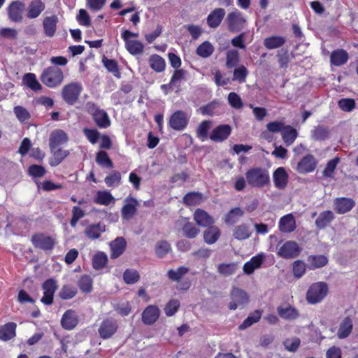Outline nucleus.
<instances>
[{
  "label": "nucleus",
  "mask_w": 358,
  "mask_h": 358,
  "mask_svg": "<svg viewBox=\"0 0 358 358\" xmlns=\"http://www.w3.org/2000/svg\"><path fill=\"white\" fill-rule=\"evenodd\" d=\"M247 182L252 187H263L270 183L268 171L264 168L256 167L245 173Z\"/></svg>",
  "instance_id": "nucleus-1"
},
{
  "label": "nucleus",
  "mask_w": 358,
  "mask_h": 358,
  "mask_svg": "<svg viewBox=\"0 0 358 358\" xmlns=\"http://www.w3.org/2000/svg\"><path fill=\"white\" fill-rule=\"evenodd\" d=\"M41 80L47 87L55 88L62 83L64 73L57 66H50L43 71L41 75Z\"/></svg>",
  "instance_id": "nucleus-2"
},
{
  "label": "nucleus",
  "mask_w": 358,
  "mask_h": 358,
  "mask_svg": "<svg viewBox=\"0 0 358 358\" xmlns=\"http://www.w3.org/2000/svg\"><path fill=\"white\" fill-rule=\"evenodd\" d=\"M85 108V110L92 115L93 120L99 128H107L110 125V120L107 113L99 108L94 102H87Z\"/></svg>",
  "instance_id": "nucleus-3"
},
{
  "label": "nucleus",
  "mask_w": 358,
  "mask_h": 358,
  "mask_svg": "<svg viewBox=\"0 0 358 358\" xmlns=\"http://www.w3.org/2000/svg\"><path fill=\"white\" fill-rule=\"evenodd\" d=\"M328 293V286L324 282L312 284L306 294V300L310 304L322 301Z\"/></svg>",
  "instance_id": "nucleus-4"
},
{
  "label": "nucleus",
  "mask_w": 358,
  "mask_h": 358,
  "mask_svg": "<svg viewBox=\"0 0 358 358\" xmlns=\"http://www.w3.org/2000/svg\"><path fill=\"white\" fill-rule=\"evenodd\" d=\"M82 86L78 83H71L64 86L62 96L64 101L69 105H73L81 93Z\"/></svg>",
  "instance_id": "nucleus-5"
},
{
  "label": "nucleus",
  "mask_w": 358,
  "mask_h": 358,
  "mask_svg": "<svg viewBox=\"0 0 358 358\" xmlns=\"http://www.w3.org/2000/svg\"><path fill=\"white\" fill-rule=\"evenodd\" d=\"M231 301L229 303L230 310H236L238 308H243V306L249 302V296L247 292L238 287H233L231 291Z\"/></svg>",
  "instance_id": "nucleus-6"
},
{
  "label": "nucleus",
  "mask_w": 358,
  "mask_h": 358,
  "mask_svg": "<svg viewBox=\"0 0 358 358\" xmlns=\"http://www.w3.org/2000/svg\"><path fill=\"white\" fill-rule=\"evenodd\" d=\"M301 251V248L296 242L288 241L278 248L277 254L284 259H293L298 257Z\"/></svg>",
  "instance_id": "nucleus-7"
},
{
  "label": "nucleus",
  "mask_w": 358,
  "mask_h": 358,
  "mask_svg": "<svg viewBox=\"0 0 358 358\" xmlns=\"http://www.w3.org/2000/svg\"><path fill=\"white\" fill-rule=\"evenodd\" d=\"M226 20L228 24V29L232 32H238L242 30L246 22L241 13L238 10L229 13Z\"/></svg>",
  "instance_id": "nucleus-8"
},
{
  "label": "nucleus",
  "mask_w": 358,
  "mask_h": 358,
  "mask_svg": "<svg viewBox=\"0 0 358 358\" xmlns=\"http://www.w3.org/2000/svg\"><path fill=\"white\" fill-rule=\"evenodd\" d=\"M188 124V117L185 112L177 110L173 113L169 119V124L174 130H183Z\"/></svg>",
  "instance_id": "nucleus-9"
},
{
  "label": "nucleus",
  "mask_w": 358,
  "mask_h": 358,
  "mask_svg": "<svg viewBox=\"0 0 358 358\" xmlns=\"http://www.w3.org/2000/svg\"><path fill=\"white\" fill-rule=\"evenodd\" d=\"M43 296L41 302L46 305H51L53 302V296L57 289V282L52 278L45 280L43 284Z\"/></svg>",
  "instance_id": "nucleus-10"
},
{
  "label": "nucleus",
  "mask_w": 358,
  "mask_h": 358,
  "mask_svg": "<svg viewBox=\"0 0 358 358\" xmlns=\"http://www.w3.org/2000/svg\"><path fill=\"white\" fill-rule=\"evenodd\" d=\"M118 328L117 323L112 319H106L103 320L98 329L99 336L103 339L110 338Z\"/></svg>",
  "instance_id": "nucleus-11"
},
{
  "label": "nucleus",
  "mask_w": 358,
  "mask_h": 358,
  "mask_svg": "<svg viewBox=\"0 0 358 358\" xmlns=\"http://www.w3.org/2000/svg\"><path fill=\"white\" fill-rule=\"evenodd\" d=\"M159 308L155 305H149L142 313V322L145 325H152L159 319Z\"/></svg>",
  "instance_id": "nucleus-12"
},
{
  "label": "nucleus",
  "mask_w": 358,
  "mask_h": 358,
  "mask_svg": "<svg viewBox=\"0 0 358 358\" xmlns=\"http://www.w3.org/2000/svg\"><path fill=\"white\" fill-rule=\"evenodd\" d=\"M317 160L312 155H307L298 163L296 171L299 173H307L313 171L317 166Z\"/></svg>",
  "instance_id": "nucleus-13"
},
{
  "label": "nucleus",
  "mask_w": 358,
  "mask_h": 358,
  "mask_svg": "<svg viewBox=\"0 0 358 358\" xmlns=\"http://www.w3.org/2000/svg\"><path fill=\"white\" fill-rule=\"evenodd\" d=\"M355 206V201L350 198L340 197L334 201V208L338 214H345L350 211Z\"/></svg>",
  "instance_id": "nucleus-14"
},
{
  "label": "nucleus",
  "mask_w": 358,
  "mask_h": 358,
  "mask_svg": "<svg viewBox=\"0 0 358 358\" xmlns=\"http://www.w3.org/2000/svg\"><path fill=\"white\" fill-rule=\"evenodd\" d=\"M24 8L25 4L22 1H16L12 2L8 8L9 19L15 22H21Z\"/></svg>",
  "instance_id": "nucleus-15"
},
{
  "label": "nucleus",
  "mask_w": 358,
  "mask_h": 358,
  "mask_svg": "<svg viewBox=\"0 0 358 358\" xmlns=\"http://www.w3.org/2000/svg\"><path fill=\"white\" fill-rule=\"evenodd\" d=\"M31 241L35 248L43 250H51L55 245V241L51 237L43 234H36L33 236Z\"/></svg>",
  "instance_id": "nucleus-16"
},
{
  "label": "nucleus",
  "mask_w": 358,
  "mask_h": 358,
  "mask_svg": "<svg viewBox=\"0 0 358 358\" xmlns=\"http://www.w3.org/2000/svg\"><path fill=\"white\" fill-rule=\"evenodd\" d=\"M110 258L117 259L123 254L126 249L127 242L124 238L117 237L109 244Z\"/></svg>",
  "instance_id": "nucleus-17"
},
{
  "label": "nucleus",
  "mask_w": 358,
  "mask_h": 358,
  "mask_svg": "<svg viewBox=\"0 0 358 358\" xmlns=\"http://www.w3.org/2000/svg\"><path fill=\"white\" fill-rule=\"evenodd\" d=\"M125 202V205L122 208V217L123 219L128 220L136 213L138 201L134 198L127 197Z\"/></svg>",
  "instance_id": "nucleus-18"
},
{
  "label": "nucleus",
  "mask_w": 358,
  "mask_h": 358,
  "mask_svg": "<svg viewBox=\"0 0 358 358\" xmlns=\"http://www.w3.org/2000/svg\"><path fill=\"white\" fill-rule=\"evenodd\" d=\"M69 140L67 134L62 129L53 131L50 136V150H55L59 145L66 143Z\"/></svg>",
  "instance_id": "nucleus-19"
},
{
  "label": "nucleus",
  "mask_w": 358,
  "mask_h": 358,
  "mask_svg": "<svg viewBox=\"0 0 358 358\" xmlns=\"http://www.w3.org/2000/svg\"><path fill=\"white\" fill-rule=\"evenodd\" d=\"M288 174L285 168L278 167L273 174L274 185L278 189H284L288 183Z\"/></svg>",
  "instance_id": "nucleus-20"
},
{
  "label": "nucleus",
  "mask_w": 358,
  "mask_h": 358,
  "mask_svg": "<svg viewBox=\"0 0 358 358\" xmlns=\"http://www.w3.org/2000/svg\"><path fill=\"white\" fill-rule=\"evenodd\" d=\"M226 12L224 8H217L214 9L207 17V24L210 28L215 29L220 26L225 16Z\"/></svg>",
  "instance_id": "nucleus-21"
},
{
  "label": "nucleus",
  "mask_w": 358,
  "mask_h": 358,
  "mask_svg": "<svg viewBox=\"0 0 358 358\" xmlns=\"http://www.w3.org/2000/svg\"><path fill=\"white\" fill-rule=\"evenodd\" d=\"M231 132V128L228 124H222L215 127L210 136V138L215 142L226 140Z\"/></svg>",
  "instance_id": "nucleus-22"
},
{
  "label": "nucleus",
  "mask_w": 358,
  "mask_h": 358,
  "mask_svg": "<svg viewBox=\"0 0 358 358\" xmlns=\"http://www.w3.org/2000/svg\"><path fill=\"white\" fill-rule=\"evenodd\" d=\"M194 220L196 223L203 227L213 226L214 219L207 212L202 209H197L194 213Z\"/></svg>",
  "instance_id": "nucleus-23"
},
{
  "label": "nucleus",
  "mask_w": 358,
  "mask_h": 358,
  "mask_svg": "<svg viewBox=\"0 0 358 358\" xmlns=\"http://www.w3.org/2000/svg\"><path fill=\"white\" fill-rule=\"evenodd\" d=\"M58 21V17L55 15L45 17L43 19V27L46 36L51 38L55 35Z\"/></svg>",
  "instance_id": "nucleus-24"
},
{
  "label": "nucleus",
  "mask_w": 358,
  "mask_h": 358,
  "mask_svg": "<svg viewBox=\"0 0 358 358\" xmlns=\"http://www.w3.org/2000/svg\"><path fill=\"white\" fill-rule=\"evenodd\" d=\"M78 320L76 313L73 310H66L61 320V324L68 330L73 329L78 324Z\"/></svg>",
  "instance_id": "nucleus-25"
},
{
  "label": "nucleus",
  "mask_w": 358,
  "mask_h": 358,
  "mask_svg": "<svg viewBox=\"0 0 358 358\" xmlns=\"http://www.w3.org/2000/svg\"><path fill=\"white\" fill-rule=\"evenodd\" d=\"M106 231V226L103 223L92 224L87 226L84 230V234L91 240L98 239L102 233Z\"/></svg>",
  "instance_id": "nucleus-26"
},
{
  "label": "nucleus",
  "mask_w": 358,
  "mask_h": 358,
  "mask_svg": "<svg viewBox=\"0 0 358 358\" xmlns=\"http://www.w3.org/2000/svg\"><path fill=\"white\" fill-rule=\"evenodd\" d=\"M178 222L182 224V231L185 237L194 238L200 233L199 229L196 227L193 223L189 222L186 218L182 217Z\"/></svg>",
  "instance_id": "nucleus-27"
},
{
  "label": "nucleus",
  "mask_w": 358,
  "mask_h": 358,
  "mask_svg": "<svg viewBox=\"0 0 358 358\" xmlns=\"http://www.w3.org/2000/svg\"><path fill=\"white\" fill-rule=\"evenodd\" d=\"M45 3L41 0H33L27 8V16L29 19L36 18L44 10Z\"/></svg>",
  "instance_id": "nucleus-28"
},
{
  "label": "nucleus",
  "mask_w": 358,
  "mask_h": 358,
  "mask_svg": "<svg viewBox=\"0 0 358 358\" xmlns=\"http://www.w3.org/2000/svg\"><path fill=\"white\" fill-rule=\"evenodd\" d=\"M296 228V221L292 214H288L280 218L279 222V229L284 233L293 231Z\"/></svg>",
  "instance_id": "nucleus-29"
},
{
  "label": "nucleus",
  "mask_w": 358,
  "mask_h": 358,
  "mask_svg": "<svg viewBox=\"0 0 358 358\" xmlns=\"http://www.w3.org/2000/svg\"><path fill=\"white\" fill-rule=\"evenodd\" d=\"M334 218L335 216L331 210L322 212L315 220V226L320 229H323L327 227Z\"/></svg>",
  "instance_id": "nucleus-30"
},
{
  "label": "nucleus",
  "mask_w": 358,
  "mask_h": 358,
  "mask_svg": "<svg viewBox=\"0 0 358 358\" xmlns=\"http://www.w3.org/2000/svg\"><path fill=\"white\" fill-rule=\"evenodd\" d=\"M16 324L8 322L0 327V340L7 341L15 336Z\"/></svg>",
  "instance_id": "nucleus-31"
},
{
  "label": "nucleus",
  "mask_w": 358,
  "mask_h": 358,
  "mask_svg": "<svg viewBox=\"0 0 358 358\" xmlns=\"http://www.w3.org/2000/svg\"><path fill=\"white\" fill-rule=\"evenodd\" d=\"M220 229L216 226H210L203 231V241L206 243L212 245L220 237Z\"/></svg>",
  "instance_id": "nucleus-32"
},
{
  "label": "nucleus",
  "mask_w": 358,
  "mask_h": 358,
  "mask_svg": "<svg viewBox=\"0 0 358 358\" xmlns=\"http://www.w3.org/2000/svg\"><path fill=\"white\" fill-rule=\"evenodd\" d=\"M264 255L262 254L253 257L243 266V271L246 274H252L254 271L261 266L263 263Z\"/></svg>",
  "instance_id": "nucleus-33"
},
{
  "label": "nucleus",
  "mask_w": 358,
  "mask_h": 358,
  "mask_svg": "<svg viewBox=\"0 0 358 358\" xmlns=\"http://www.w3.org/2000/svg\"><path fill=\"white\" fill-rule=\"evenodd\" d=\"M348 59V55L347 52L342 49L333 51L330 56L331 63L334 66H341L345 64Z\"/></svg>",
  "instance_id": "nucleus-34"
},
{
  "label": "nucleus",
  "mask_w": 358,
  "mask_h": 358,
  "mask_svg": "<svg viewBox=\"0 0 358 358\" xmlns=\"http://www.w3.org/2000/svg\"><path fill=\"white\" fill-rule=\"evenodd\" d=\"M352 321L349 317H345L340 324L337 336L340 339L347 338L352 330Z\"/></svg>",
  "instance_id": "nucleus-35"
},
{
  "label": "nucleus",
  "mask_w": 358,
  "mask_h": 358,
  "mask_svg": "<svg viewBox=\"0 0 358 358\" xmlns=\"http://www.w3.org/2000/svg\"><path fill=\"white\" fill-rule=\"evenodd\" d=\"M22 83L28 88L34 92L41 90L42 86L36 79V75L32 73H25L22 77Z\"/></svg>",
  "instance_id": "nucleus-36"
},
{
  "label": "nucleus",
  "mask_w": 358,
  "mask_h": 358,
  "mask_svg": "<svg viewBox=\"0 0 358 358\" xmlns=\"http://www.w3.org/2000/svg\"><path fill=\"white\" fill-rule=\"evenodd\" d=\"M285 41V38L282 36H273L264 40V45L266 48L272 50L282 47Z\"/></svg>",
  "instance_id": "nucleus-37"
},
{
  "label": "nucleus",
  "mask_w": 358,
  "mask_h": 358,
  "mask_svg": "<svg viewBox=\"0 0 358 358\" xmlns=\"http://www.w3.org/2000/svg\"><path fill=\"white\" fill-rule=\"evenodd\" d=\"M149 65L155 72L160 73L166 67L165 60L158 55H152L149 58Z\"/></svg>",
  "instance_id": "nucleus-38"
},
{
  "label": "nucleus",
  "mask_w": 358,
  "mask_h": 358,
  "mask_svg": "<svg viewBox=\"0 0 358 358\" xmlns=\"http://www.w3.org/2000/svg\"><path fill=\"white\" fill-rule=\"evenodd\" d=\"M251 235L250 227L245 224L235 227L233 230L234 237L239 241L245 240Z\"/></svg>",
  "instance_id": "nucleus-39"
},
{
  "label": "nucleus",
  "mask_w": 358,
  "mask_h": 358,
  "mask_svg": "<svg viewBox=\"0 0 358 358\" xmlns=\"http://www.w3.org/2000/svg\"><path fill=\"white\" fill-rule=\"evenodd\" d=\"M52 157L50 159V164L52 166H56L59 165L64 158L69 155V151L62 150L61 148H56L55 150H51Z\"/></svg>",
  "instance_id": "nucleus-40"
},
{
  "label": "nucleus",
  "mask_w": 358,
  "mask_h": 358,
  "mask_svg": "<svg viewBox=\"0 0 358 358\" xmlns=\"http://www.w3.org/2000/svg\"><path fill=\"white\" fill-rule=\"evenodd\" d=\"M189 268L180 266L176 269H170L167 272L168 278L175 282H180L182 278L189 272Z\"/></svg>",
  "instance_id": "nucleus-41"
},
{
  "label": "nucleus",
  "mask_w": 358,
  "mask_h": 358,
  "mask_svg": "<svg viewBox=\"0 0 358 358\" xmlns=\"http://www.w3.org/2000/svg\"><path fill=\"white\" fill-rule=\"evenodd\" d=\"M108 262V256L103 252H98L92 258V266L95 270L103 268Z\"/></svg>",
  "instance_id": "nucleus-42"
},
{
  "label": "nucleus",
  "mask_w": 358,
  "mask_h": 358,
  "mask_svg": "<svg viewBox=\"0 0 358 358\" xmlns=\"http://www.w3.org/2000/svg\"><path fill=\"white\" fill-rule=\"evenodd\" d=\"M308 261L311 268H322L327 264L328 259L324 255H311L308 257Z\"/></svg>",
  "instance_id": "nucleus-43"
},
{
  "label": "nucleus",
  "mask_w": 358,
  "mask_h": 358,
  "mask_svg": "<svg viewBox=\"0 0 358 358\" xmlns=\"http://www.w3.org/2000/svg\"><path fill=\"white\" fill-rule=\"evenodd\" d=\"M297 136V131L295 129L290 126H285L282 131V137L287 145H290L293 143Z\"/></svg>",
  "instance_id": "nucleus-44"
},
{
  "label": "nucleus",
  "mask_w": 358,
  "mask_h": 358,
  "mask_svg": "<svg viewBox=\"0 0 358 358\" xmlns=\"http://www.w3.org/2000/svg\"><path fill=\"white\" fill-rule=\"evenodd\" d=\"M214 52V47L209 41H204L196 48V54L203 58L209 57Z\"/></svg>",
  "instance_id": "nucleus-45"
},
{
  "label": "nucleus",
  "mask_w": 358,
  "mask_h": 358,
  "mask_svg": "<svg viewBox=\"0 0 358 358\" xmlns=\"http://www.w3.org/2000/svg\"><path fill=\"white\" fill-rule=\"evenodd\" d=\"M203 196L199 192H189L183 197V202L187 206H196L201 203Z\"/></svg>",
  "instance_id": "nucleus-46"
},
{
  "label": "nucleus",
  "mask_w": 358,
  "mask_h": 358,
  "mask_svg": "<svg viewBox=\"0 0 358 358\" xmlns=\"http://www.w3.org/2000/svg\"><path fill=\"white\" fill-rule=\"evenodd\" d=\"M244 215V211L240 208H232L226 215L224 221L226 223L233 224Z\"/></svg>",
  "instance_id": "nucleus-47"
},
{
  "label": "nucleus",
  "mask_w": 358,
  "mask_h": 358,
  "mask_svg": "<svg viewBox=\"0 0 358 358\" xmlns=\"http://www.w3.org/2000/svg\"><path fill=\"white\" fill-rule=\"evenodd\" d=\"M277 311L279 315L285 320H294L299 316L297 310L291 306L285 308L278 307Z\"/></svg>",
  "instance_id": "nucleus-48"
},
{
  "label": "nucleus",
  "mask_w": 358,
  "mask_h": 358,
  "mask_svg": "<svg viewBox=\"0 0 358 358\" xmlns=\"http://www.w3.org/2000/svg\"><path fill=\"white\" fill-rule=\"evenodd\" d=\"M248 73L247 68L243 65H241L234 70L232 80L239 83H243L246 81Z\"/></svg>",
  "instance_id": "nucleus-49"
},
{
  "label": "nucleus",
  "mask_w": 358,
  "mask_h": 358,
  "mask_svg": "<svg viewBox=\"0 0 358 358\" xmlns=\"http://www.w3.org/2000/svg\"><path fill=\"white\" fill-rule=\"evenodd\" d=\"M140 279L138 272L132 268H127L123 273V280L127 285H132L137 282Z\"/></svg>",
  "instance_id": "nucleus-50"
},
{
  "label": "nucleus",
  "mask_w": 358,
  "mask_h": 358,
  "mask_svg": "<svg viewBox=\"0 0 358 358\" xmlns=\"http://www.w3.org/2000/svg\"><path fill=\"white\" fill-rule=\"evenodd\" d=\"M328 136L329 130L324 126H317L311 131V137L315 141H324Z\"/></svg>",
  "instance_id": "nucleus-51"
},
{
  "label": "nucleus",
  "mask_w": 358,
  "mask_h": 358,
  "mask_svg": "<svg viewBox=\"0 0 358 358\" xmlns=\"http://www.w3.org/2000/svg\"><path fill=\"white\" fill-rule=\"evenodd\" d=\"M260 318L261 312L259 310H255L243 322V323L239 326L238 329L240 330H244L252 326L254 323L257 322Z\"/></svg>",
  "instance_id": "nucleus-52"
},
{
  "label": "nucleus",
  "mask_w": 358,
  "mask_h": 358,
  "mask_svg": "<svg viewBox=\"0 0 358 358\" xmlns=\"http://www.w3.org/2000/svg\"><path fill=\"white\" fill-rule=\"evenodd\" d=\"M78 285L82 292L90 293L92 290V279L87 275H83L78 280Z\"/></svg>",
  "instance_id": "nucleus-53"
},
{
  "label": "nucleus",
  "mask_w": 358,
  "mask_h": 358,
  "mask_svg": "<svg viewBox=\"0 0 358 358\" xmlns=\"http://www.w3.org/2000/svg\"><path fill=\"white\" fill-rule=\"evenodd\" d=\"M171 250V245L166 241H159L156 243L155 252L159 257H164Z\"/></svg>",
  "instance_id": "nucleus-54"
},
{
  "label": "nucleus",
  "mask_w": 358,
  "mask_h": 358,
  "mask_svg": "<svg viewBox=\"0 0 358 358\" xmlns=\"http://www.w3.org/2000/svg\"><path fill=\"white\" fill-rule=\"evenodd\" d=\"M237 269V266L234 263L220 264L217 266V271L220 275L229 276L234 274Z\"/></svg>",
  "instance_id": "nucleus-55"
},
{
  "label": "nucleus",
  "mask_w": 358,
  "mask_h": 358,
  "mask_svg": "<svg viewBox=\"0 0 358 358\" xmlns=\"http://www.w3.org/2000/svg\"><path fill=\"white\" fill-rule=\"evenodd\" d=\"M125 43L127 50L132 55L140 54L143 50V43L138 41L132 40L127 41Z\"/></svg>",
  "instance_id": "nucleus-56"
},
{
  "label": "nucleus",
  "mask_w": 358,
  "mask_h": 358,
  "mask_svg": "<svg viewBox=\"0 0 358 358\" xmlns=\"http://www.w3.org/2000/svg\"><path fill=\"white\" fill-rule=\"evenodd\" d=\"M96 162L101 166L113 168V164L108 154L104 151H99L96 153Z\"/></svg>",
  "instance_id": "nucleus-57"
},
{
  "label": "nucleus",
  "mask_w": 358,
  "mask_h": 358,
  "mask_svg": "<svg viewBox=\"0 0 358 358\" xmlns=\"http://www.w3.org/2000/svg\"><path fill=\"white\" fill-rule=\"evenodd\" d=\"M13 111L17 120L22 123L26 122L31 118L29 111L21 106H15Z\"/></svg>",
  "instance_id": "nucleus-58"
},
{
  "label": "nucleus",
  "mask_w": 358,
  "mask_h": 358,
  "mask_svg": "<svg viewBox=\"0 0 358 358\" xmlns=\"http://www.w3.org/2000/svg\"><path fill=\"white\" fill-rule=\"evenodd\" d=\"M226 66L227 68H233L236 66L239 62V55L237 50H231L227 52Z\"/></svg>",
  "instance_id": "nucleus-59"
},
{
  "label": "nucleus",
  "mask_w": 358,
  "mask_h": 358,
  "mask_svg": "<svg viewBox=\"0 0 358 358\" xmlns=\"http://www.w3.org/2000/svg\"><path fill=\"white\" fill-rule=\"evenodd\" d=\"M180 301L178 299L170 300L164 307V313L167 317L173 316L180 307Z\"/></svg>",
  "instance_id": "nucleus-60"
},
{
  "label": "nucleus",
  "mask_w": 358,
  "mask_h": 358,
  "mask_svg": "<svg viewBox=\"0 0 358 358\" xmlns=\"http://www.w3.org/2000/svg\"><path fill=\"white\" fill-rule=\"evenodd\" d=\"M121 174L119 171H115L104 179L106 184L108 187H115L119 185L121 182Z\"/></svg>",
  "instance_id": "nucleus-61"
},
{
  "label": "nucleus",
  "mask_w": 358,
  "mask_h": 358,
  "mask_svg": "<svg viewBox=\"0 0 358 358\" xmlns=\"http://www.w3.org/2000/svg\"><path fill=\"white\" fill-rule=\"evenodd\" d=\"M114 198L110 193L108 192H98L95 202L99 204L108 206Z\"/></svg>",
  "instance_id": "nucleus-62"
},
{
  "label": "nucleus",
  "mask_w": 358,
  "mask_h": 358,
  "mask_svg": "<svg viewBox=\"0 0 358 358\" xmlns=\"http://www.w3.org/2000/svg\"><path fill=\"white\" fill-rule=\"evenodd\" d=\"M229 105L236 109H240L243 107V103L241 96L236 92H230L227 97Z\"/></svg>",
  "instance_id": "nucleus-63"
},
{
  "label": "nucleus",
  "mask_w": 358,
  "mask_h": 358,
  "mask_svg": "<svg viewBox=\"0 0 358 358\" xmlns=\"http://www.w3.org/2000/svg\"><path fill=\"white\" fill-rule=\"evenodd\" d=\"M338 105L343 111L350 112L355 108V101L353 99H341Z\"/></svg>",
  "instance_id": "nucleus-64"
}]
</instances>
